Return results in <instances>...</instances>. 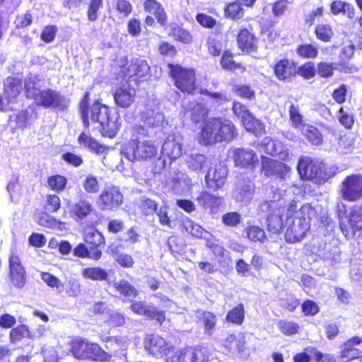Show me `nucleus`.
Instances as JSON below:
<instances>
[{"instance_id": "1", "label": "nucleus", "mask_w": 362, "mask_h": 362, "mask_svg": "<svg viewBox=\"0 0 362 362\" xmlns=\"http://www.w3.org/2000/svg\"><path fill=\"white\" fill-rule=\"evenodd\" d=\"M312 209L309 205L303 206L297 210L294 200L289 202L279 194L274 200L264 201L259 206V212L267 216L268 230L274 233L279 232L284 226L287 242L301 241L310 228L309 218Z\"/></svg>"}, {"instance_id": "2", "label": "nucleus", "mask_w": 362, "mask_h": 362, "mask_svg": "<svg viewBox=\"0 0 362 362\" xmlns=\"http://www.w3.org/2000/svg\"><path fill=\"white\" fill-rule=\"evenodd\" d=\"M88 93H86L80 104L83 124L88 127L90 123H98L103 136L114 138L121 127V117L116 111L100 103L88 106Z\"/></svg>"}, {"instance_id": "3", "label": "nucleus", "mask_w": 362, "mask_h": 362, "mask_svg": "<svg viewBox=\"0 0 362 362\" xmlns=\"http://www.w3.org/2000/svg\"><path fill=\"white\" fill-rule=\"evenodd\" d=\"M40 78L34 74H29L25 80V88L28 98L34 100L37 105L45 108L64 110L69 105V100L59 91L50 88L40 90L37 87Z\"/></svg>"}, {"instance_id": "4", "label": "nucleus", "mask_w": 362, "mask_h": 362, "mask_svg": "<svg viewBox=\"0 0 362 362\" xmlns=\"http://www.w3.org/2000/svg\"><path fill=\"white\" fill-rule=\"evenodd\" d=\"M234 124L228 119L223 118H211L204 124L201 139L204 145L212 144L216 142L230 141L236 136Z\"/></svg>"}, {"instance_id": "5", "label": "nucleus", "mask_w": 362, "mask_h": 362, "mask_svg": "<svg viewBox=\"0 0 362 362\" xmlns=\"http://www.w3.org/2000/svg\"><path fill=\"white\" fill-rule=\"evenodd\" d=\"M141 137H136L123 146L122 153L129 161L150 160L157 156L158 148L154 143L150 140L141 141Z\"/></svg>"}, {"instance_id": "6", "label": "nucleus", "mask_w": 362, "mask_h": 362, "mask_svg": "<svg viewBox=\"0 0 362 362\" xmlns=\"http://www.w3.org/2000/svg\"><path fill=\"white\" fill-rule=\"evenodd\" d=\"M141 121L144 125H136L133 128V135L135 137L152 136L158 129L162 127L164 122V115L155 105L153 108L148 107L141 113Z\"/></svg>"}, {"instance_id": "7", "label": "nucleus", "mask_w": 362, "mask_h": 362, "mask_svg": "<svg viewBox=\"0 0 362 362\" xmlns=\"http://www.w3.org/2000/svg\"><path fill=\"white\" fill-rule=\"evenodd\" d=\"M71 351L76 358L80 359L109 361L112 358V355L103 351L98 344L83 339L73 341Z\"/></svg>"}, {"instance_id": "8", "label": "nucleus", "mask_w": 362, "mask_h": 362, "mask_svg": "<svg viewBox=\"0 0 362 362\" xmlns=\"http://www.w3.org/2000/svg\"><path fill=\"white\" fill-rule=\"evenodd\" d=\"M298 170L303 179L318 184L324 183L330 177V174L327 171L323 163L313 160L308 156L300 158Z\"/></svg>"}, {"instance_id": "9", "label": "nucleus", "mask_w": 362, "mask_h": 362, "mask_svg": "<svg viewBox=\"0 0 362 362\" xmlns=\"http://www.w3.org/2000/svg\"><path fill=\"white\" fill-rule=\"evenodd\" d=\"M171 75L175 86L181 91L192 93L196 88L195 73L193 69H184L180 66H171Z\"/></svg>"}, {"instance_id": "10", "label": "nucleus", "mask_w": 362, "mask_h": 362, "mask_svg": "<svg viewBox=\"0 0 362 362\" xmlns=\"http://www.w3.org/2000/svg\"><path fill=\"white\" fill-rule=\"evenodd\" d=\"M340 193L344 199L355 202L362 197V175L347 176L341 182Z\"/></svg>"}, {"instance_id": "11", "label": "nucleus", "mask_w": 362, "mask_h": 362, "mask_svg": "<svg viewBox=\"0 0 362 362\" xmlns=\"http://www.w3.org/2000/svg\"><path fill=\"white\" fill-rule=\"evenodd\" d=\"M182 153V144L180 138L174 135L169 136L161 148L163 168L170 165L179 158Z\"/></svg>"}, {"instance_id": "12", "label": "nucleus", "mask_w": 362, "mask_h": 362, "mask_svg": "<svg viewBox=\"0 0 362 362\" xmlns=\"http://www.w3.org/2000/svg\"><path fill=\"white\" fill-rule=\"evenodd\" d=\"M145 348L156 358H162L173 352V346L158 335L148 336L145 341Z\"/></svg>"}, {"instance_id": "13", "label": "nucleus", "mask_w": 362, "mask_h": 362, "mask_svg": "<svg viewBox=\"0 0 362 362\" xmlns=\"http://www.w3.org/2000/svg\"><path fill=\"white\" fill-rule=\"evenodd\" d=\"M123 196L117 187H111L103 191L98 204L103 210H114L122 204Z\"/></svg>"}, {"instance_id": "14", "label": "nucleus", "mask_w": 362, "mask_h": 362, "mask_svg": "<svg viewBox=\"0 0 362 362\" xmlns=\"http://www.w3.org/2000/svg\"><path fill=\"white\" fill-rule=\"evenodd\" d=\"M262 170L267 177L275 176L281 180H285L291 168L281 162L270 158L262 157Z\"/></svg>"}, {"instance_id": "15", "label": "nucleus", "mask_w": 362, "mask_h": 362, "mask_svg": "<svg viewBox=\"0 0 362 362\" xmlns=\"http://www.w3.org/2000/svg\"><path fill=\"white\" fill-rule=\"evenodd\" d=\"M9 276L11 283L17 288H22L25 283V270L21 259L14 252L9 256Z\"/></svg>"}, {"instance_id": "16", "label": "nucleus", "mask_w": 362, "mask_h": 362, "mask_svg": "<svg viewBox=\"0 0 362 362\" xmlns=\"http://www.w3.org/2000/svg\"><path fill=\"white\" fill-rule=\"evenodd\" d=\"M348 221L349 226L344 222L340 223V228L346 237L349 236L350 233L354 235L357 231H361L362 230V207L353 206L349 214Z\"/></svg>"}, {"instance_id": "17", "label": "nucleus", "mask_w": 362, "mask_h": 362, "mask_svg": "<svg viewBox=\"0 0 362 362\" xmlns=\"http://www.w3.org/2000/svg\"><path fill=\"white\" fill-rule=\"evenodd\" d=\"M227 173L226 168L221 163L211 167L205 177L207 187L214 189L221 188L226 182Z\"/></svg>"}, {"instance_id": "18", "label": "nucleus", "mask_w": 362, "mask_h": 362, "mask_svg": "<svg viewBox=\"0 0 362 362\" xmlns=\"http://www.w3.org/2000/svg\"><path fill=\"white\" fill-rule=\"evenodd\" d=\"M182 107L185 110L184 115L186 117H190L194 123L199 122L208 115V110L204 104L189 101L184 99Z\"/></svg>"}, {"instance_id": "19", "label": "nucleus", "mask_w": 362, "mask_h": 362, "mask_svg": "<svg viewBox=\"0 0 362 362\" xmlns=\"http://www.w3.org/2000/svg\"><path fill=\"white\" fill-rule=\"evenodd\" d=\"M130 309L136 314L155 319L160 324H162L165 318L164 312L157 310L154 306L148 305L144 301H134Z\"/></svg>"}, {"instance_id": "20", "label": "nucleus", "mask_w": 362, "mask_h": 362, "mask_svg": "<svg viewBox=\"0 0 362 362\" xmlns=\"http://www.w3.org/2000/svg\"><path fill=\"white\" fill-rule=\"evenodd\" d=\"M135 96V88L129 84H124L116 89L114 99L118 106L127 108L134 102Z\"/></svg>"}, {"instance_id": "21", "label": "nucleus", "mask_w": 362, "mask_h": 362, "mask_svg": "<svg viewBox=\"0 0 362 362\" xmlns=\"http://www.w3.org/2000/svg\"><path fill=\"white\" fill-rule=\"evenodd\" d=\"M254 188V184L250 180L243 178L238 182L233 197L238 202L248 203L253 197Z\"/></svg>"}, {"instance_id": "22", "label": "nucleus", "mask_w": 362, "mask_h": 362, "mask_svg": "<svg viewBox=\"0 0 362 362\" xmlns=\"http://www.w3.org/2000/svg\"><path fill=\"white\" fill-rule=\"evenodd\" d=\"M235 165L248 167L257 161L256 153L247 148H234L231 151Z\"/></svg>"}, {"instance_id": "23", "label": "nucleus", "mask_w": 362, "mask_h": 362, "mask_svg": "<svg viewBox=\"0 0 362 362\" xmlns=\"http://www.w3.org/2000/svg\"><path fill=\"white\" fill-rule=\"evenodd\" d=\"M202 354L200 349H185L179 350L172 356L168 357L166 362H204V359L200 358Z\"/></svg>"}, {"instance_id": "24", "label": "nucleus", "mask_w": 362, "mask_h": 362, "mask_svg": "<svg viewBox=\"0 0 362 362\" xmlns=\"http://www.w3.org/2000/svg\"><path fill=\"white\" fill-rule=\"evenodd\" d=\"M239 48L246 52H255L257 49V39L247 29H240L237 37Z\"/></svg>"}, {"instance_id": "25", "label": "nucleus", "mask_w": 362, "mask_h": 362, "mask_svg": "<svg viewBox=\"0 0 362 362\" xmlns=\"http://www.w3.org/2000/svg\"><path fill=\"white\" fill-rule=\"evenodd\" d=\"M93 210L92 204L85 199H81L70 205V214L76 221L85 218Z\"/></svg>"}, {"instance_id": "26", "label": "nucleus", "mask_w": 362, "mask_h": 362, "mask_svg": "<svg viewBox=\"0 0 362 362\" xmlns=\"http://www.w3.org/2000/svg\"><path fill=\"white\" fill-rule=\"evenodd\" d=\"M261 149L267 154L278 156V158L283 160H287L286 152L277 151L278 148H281V142L279 141L273 140L269 137L264 138L260 144Z\"/></svg>"}, {"instance_id": "27", "label": "nucleus", "mask_w": 362, "mask_h": 362, "mask_svg": "<svg viewBox=\"0 0 362 362\" xmlns=\"http://www.w3.org/2000/svg\"><path fill=\"white\" fill-rule=\"evenodd\" d=\"M276 76L281 81H286L296 74V67L288 59H281L274 66Z\"/></svg>"}, {"instance_id": "28", "label": "nucleus", "mask_w": 362, "mask_h": 362, "mask_svg": "<svg viewBox=\"0 0 362 362\" xmlns=\"http://www.w3.org/2000/svg\"><path fill=\"white\" fill-rule=\"evenodd\" d=\"M149 69L150 67L146 60L136 59L132 61L127 68V75L129 77L136 76L138 78H142L148 75Z\"/></svg>"}, {"instance_id": "29", "label": "nucleus", "mask_w": 362, "mask_h": 362, "mask_svg": "<svg viewBox=\"0 0 362 362\" xmlns=\"http://www.w3.org/2000/svg\"><path fill=\"white\" fill-rule=\"evenodd\" d=\"M223 346L230 351L243 352L245 349V337L242 333L230 334L224 339Z\"/></svg>"}, {"instance_id": "30", "label": "nucleus", "mask_w": 362, "mask_h": 362, "mask_svg": "<svg viewBox=\"0 0 362 362\" xmlns=\"http://www.w3.org/2000/svg\"><path fill=\"white\" fill-rule=\"evenodd\" d=\"M198 204L204 209H209L214 212L222 203V199L219 197L213 196L206 192H202L196 198Z\"/></svg>"}, {"instance_id": "31", "label": "nucleus", "mask_w": 362, "mask_h": 362, "mask_svg": "<svg viewBox=\"0 0 362 362\" xmlns=\"http://www.w3.org/2000/svg\"><path fill=\"white\" fill-rule=\"evenodd\" d=\"M197 313V317L204 326V333L211 336L216 325V316L209 311L198 310Z\"/></svg>"}, {"instance_id": "32", "label": "nucleus", "mask_w": 362, "mask_h": 362, "mask_svg": "<svg viewBox=\"0 0 362 362\" xmlns=\"http://www.w3.org/2000/svg\"><path fill=\"white\" fill-rule=\"evenodd\" d=\"M182 226L187 233L196 238H203L207 240L209 238L212 237L210 233L205 230L201 226L192 220L187 219L185 221Z\"/></svg>"}, {"instance_id": "33", "label": "nucleus", "mask_w": 362, "mask_h": 362, "mask_svg": "<svg viewBox=\"0 0 362 362\" xmlns=\"http://www.w3.org/2000/svg\"><path fill=\"white\" fill-rule=\"evenodd\" d=\"M117 291L125 297L135 298L138 296V291L128 281L122 279L114 283Z\"/></svg>"}, {"instance_id": "34", "label": "nucleus", "mask_w": 362, "mask_h": 362, "mask_svg": "<svg viewBox=\"0 0 362 362\" xmlns=\"http://www.w3.org/2000/svg\"><path fill=\"white\" fill-rule=\"evenodd\" d=\"M110 252L115 262L124 268H131L134 264V261L130 255L119 252L118 248H110Z\"/></svg>"}, {"instance_id": "35", "label": "nucleus", "mask_w": 362, "mask_h": 362, "mask_svg": "<svg viewBox=\"0 0 362 362\" xmlns=\"http://www.w3.org/2000/svg\"><path fill=\"white\" fill-rule=\"evenodd\" d=\"M82 276L93 281H105L108 277L107 272L100 267H88L82 271Z\"/></svg>"}, {"instance_id": "36", "label": "nucleus", "mask_w": 362, "mask_h": 362, "mask_svg": "<svg viewBox=\"0 0 362 362\" xmlns=\"http://www.w3.org/2000/svg\"><path fill=\"white\" fill-rule=\"evenodd\" d=\"M331 11L334 15L344 13L349 18H353L355 14V9L350 4L341 1H334L331 4Z\"/></svg>"}, {"instance_id": "37", "label": "nucleus", "mask_w": 362, "mask_h": 362, "mask_svg": "<svg viewBox=\"0 0 362 362\" xmlns=\"http://www.w3.org/2000/svg\"><path fill=\"white\" fill-rule=\"evenodd\" d=\"M32 334L28 327L25 325H21L13 328L9 334L10 341L12 344H16L24 338H31Z\"/></svg>"}, {"instance_id": "38", "label": "nucleus", "mask_w": 362, "mask_h": 362, "mask_svg": "<svg viewBox=\"0 0 362 362\" xmlns=\"http://www.w3.org/2000/svg\"><path fill=\"white\" fill-rule=\"evenodd\" d=\"M170 35L176 40L180 41L185 44H189L193 40V37L189 32L178 25H175L171 28Z\"/></svg>"}, {"instance_id": "39", "label": "nucleus", "mask_w": 362, "mask_h": 362, "mask_svg": "<svg viewBox=\"0 0 362 362\" xmlns=\"http://www.w3.org/2000/svg\"><path fill=\"white\" fill-rule=\"evenodd\" d=\"M78 142L81 145H83L85 147L88 148L90 151L95 153H100L104 148L103 146L99 144L94 138L85 133H82L79 136Z\"/></svg>"}, {"instance_id": "40", "label": "nucleus", "mask_w": 362, "mask_h": 362, "mask_svg": "<svg viewBox=\"0 0 362 362\" xmlns=\"http://www.w3.org/2000/svg\"><path fill=\"white\" fill-rule=\"evenodd\" d=\"M206 161V158L203 154L193 153L187 157L186 160L188 168L193 171L200 170Z\"/></svg>"}, {"instance_id": "41", "label": "nucleus", "mask_w": 362, "mask_h": 362, "mask_svg": "<svg viewBox=\"0 0 362 362\" xmlns=\"http://www.w3.org/2000/svg\"><path fill=\"white\" fill-rule=\"evenodd\" d=\"M245 319V310L243 304L230 310L226 315V320L237 325H241Z\"/></svg>"}, {"instance_id": "42", "label": "nucleus", "mask_w": 362, "mask_h": 362, "mask_svg": "<svg viewBox=\"0 0 362 362\" xmlns=\"http://www.w3.org/2000/svg\"><path fill=\"white\" fill-rule=\"evenodd\" d=\"M302 132L308 140L314 145L321 144L322 139L320 132L313 126L303 125Z\"/></svg>"}, {"instance_id": "43", "label": "nucleus", "mask_w": 362, "mask_h": 362, "mask_svg": "<svg viewBox=\"0 0 362 362\" xmlns=\"http://www.w3.org/2000/svg\"><path fill=\"white\" fill-rule=\"evenodd\" d=\"M354 141L351 134H344L339 139L337 144V151L340 153H347L354 148Z\"/></svg>"}, {"instance_id": "44", "label": "nucleus", "mask_w": 362, "mask_h": 362, "mask_svg": "<svg viewBox=\"0 0 362 362\" xmlns=\"http://www.w3.org/2000/svg\"><path fill=\"white\" fill-rule=\"evenodd\" d=\"M85 241L95 247H99L105 243V238L102 233L95 229H89L85 235Z\"/></svg>"}, {"instance_id": "45", "label": "nucleus", "mask_w": 362, "mask_h": 362, "mask_svg": "<svg viewBox=\"0 0 362 362\" xmlns=\"http://www.w3.org/2000/svg\"><path fill=\"white\" fill-rule=\"evenodd\" d=\"M5 93L8 98H16L21 91V84L15 79H8L5 85Z\"/></svg>"}, {"instance_id": "46", "label": "nucleus", "mask_w": 362, "mask_h": 362, "mask_svg": "<svg viewBox=\"0 0 362 362\" xmlns=\"http://www.w3.org/2000/svg\"><path fill=\"white\" fill-rule=\"evenodd\" d=\"M41 279L48 286L55 288L59 293L64 291V286L61 281L52 274L42 272Z\"/></svg>"}, {"instance_id": "47", "label": "nucleus", "mask_w": 362, "mask_h": 362, "mask_svg": "<svg viewBox=\"0 0 362 362\" xmlns=\"http://www.w3.org/2000/svg\"><path fill=\"white\" fill-rule=\"evenodd\" d=\"M297 54L303 58L313 59L318 54V49L316 47L310 44L300 45L297 48Z\"/></svg>"}, {"instance_id": "48", "label": "nucleus", "mask_w": 362, "mask_h": 362, "mask_svg": "<svg viewBox=\"0 0 362 362\" xmlns=\"http://www.w3.org/2000/svg\"><path fill=\"white\" fill-rule=\"evenodd\" d=\"M67 183V180L62 175H53L48 178L47 185L52 190L60 192L64 190Z\"/></svg>"}, {"instance_id": "49", "label": "nucleus", "mask_w": 362, "mask_h": 362, "mask_svg": "<svg viewBox=\"0 0 362 362\" xmlns=\"http://www.w3.org/2000/svg\"><path fill=\"white\" fill-rule=\"evenodd\" d=\"M315 74L316 69L312 62H307L299 66L297 69H296V74L302 76L305 79L312 78L315 76Z\"/></svg>"}, {"instance_id": "50", "label": "nucleus", "mask_w": 362, "mask_h": 362, "mask_svg": "<svg viewBox=\"0 0 362 362\" xmlns=\"http://www.w3.org/2000/svg\"><path fill=\"white\" fill-rule=\"evenodd\" d=\"M315 33L317 38L323 42H329L334 35L331 27L327 25H317Z\"/></svg>"}, {"instance_id": "51", "label": "nucleus", "mask_w": 362, "mask_h": 362, "mask_svg": "<svg viewBox=\"0 0 362 362\" xmlns=\"http://www.w3.org/2000/svg\"><path fill=\"white\" fill-rule=\"evenodd\" d=\"M83 187L89 194L97 193L100 189L98 179L93 175H88L83 182Z\"/></svg>"}, {"instance_id": "52", "label": "nucleus", "mask_w": 362, "mask_h": 362, "mask_svg": "<svg viewBox=\"0 0 362 362\" xmlns=\"http://www.w3.org/2000/svg\"><path fill=\"white\" fill-rule=\"evenodd\" d=\"M241 122L245 129L248 132H254L261 129V122L257 119H255L251 112L247 115Z\"/></svg>"}, {"instance_id": "53", "label": "nucleus", "mask_w": 362, "mask_h": 362, "mask_svg": "<svg viewBox=\"0 0 362 362\" xmlns=\"http://www.w3.org/2000/svg\"><path fill=\"white\" fill-rule=\"evenodd\" d=\"M201 93L209 95L211 99V103L216 106L223 105L230 100V98L223 92L211 93L208 90L204 89L201 91Z\"/></svg>"}, {"instance_id": "54", "label": "nucleus", "mask_w": 362, "mask_h": 362, "mask_svg": "<svg viewBox=\"0 0 362 362\" xmlns=\"http://www.w3.org/2000/svg\"><path fill=\"white\" fill-rule=\"evenodd\" d=\"M226 15L233 19L240 18L243 16V10L239 1L229 4L225 9Z\"/></svg>"}, {"instance_id": "55", "label": "nucleus", "mask_w": 362, "mask_h": 362, "mask_svg": "<svg viewBox=\"0 0 362 362\" xmlns=\"http://www.w3.org/2000/svg\"><path fill=\"white\" fill-rule=\"evenodd\" d=\"M221 64L225 69L236 70L243 69L240 64H237L233 59L232 54L229 52H225L221 58Z\"/></svg>"}, {"instance_id": "56", "label": "nucleus", "mask_w": 362, "mask_h": 362, "mask_svg": "<svg viewBox=\"0 0 362 362\" xmlns=\"http://www.w3.org/2000/svg\"><path fill=\"white\" fill-rule=\"evenodd\" d=\"M294 0H274L272 4V13L274 16H281L286 11L288 4L293 2Z\"/></svg>"}, {"instance_id": "57", "label": "nucleus", "mask_w": 362, "mask_h": 362, "mask_svg": "<svg viewBox=\"0 0 362 362\" xmlns=\"http://www.w3.org/2000/svg\"><path fill=\"white\" fill-rule=\"evenodd\" d=\"M279 328L284 334L291 335L298 332L299 326L293 322L281 320L279 322Z\"/></svg>"}, {"instance_id": "58", "label": "nucleus", "mask_w": 362, "mask_h": 362, "mask_svg": "<svg viewBox=\"0 0 362 362\" xmlns=\"http://www.w3.org/2000/svg\"><path fill=\"white\" fill-rule=\"evenodd\" d=\"M334 66L333 63L320 62L317 64L316 71L320 76L329 78L333 75Z\"/></svg>"}, {"instance_id": "59", "label": "nucleus", "mask_w": 362, "mask_h": 362, "mask_svg": "<svg viewBox=\"0 0 362 362\" xmlns=\"http://www.w3.org/2000/svg\"><path fill=\"white\" fill-rule=\"evenodd\" d=\"M247 237L252 241L263 242L266 235L264 230L258 226H251L247 230Z\"/></svg>"}, {"instance_id": "60", "label": "nucleus", "mask_w": 362, "mask_h": 362, "mask_svg": "<svg viewBox=\"0 0 362 362\" xmlns=\"http://www.w3.org/2000/svg\"><path fill=\"white\" fill-rule=\"evenodd\" d=\"M289 116L293 125L296 127H303V117L300 114L299 108L298 106L291 105L289 107Z\"/></svg>"}, {"instance_id": "61", "label": "nucleus", "mask_w": 362, "mask_h": 362, "mask_svg": "<svg viewBox=\"0 0 362 362\" xmlns=\"http://www.w3.org/2000/svg\"><path fill=\"white\" fill-rule=\"evenodd\" d=\"M61 201L58 196L52 194L47 195L45 209L47 212H56L60 207Z\"/></svg>"}, {"instance_id": "62", "label": "nucleus", "mask_w": 362, "mask_h": 362, "mask_svg": "<svg viewBox=\"0 0 362 362\" xmlns=\"http://www.w3.org/2000/svg\"><path fill=\"white\" fill-rule=\"evenodd\" d=\"M103 0H91L87 12L88 18L95 21L98 18V11L102 7Z\"/></svg>"}, {"instance_id": "63", "label": "nucleus", "mask_w": 362, "mask_h": 362, "mask_svg": "<svg viewBox=\"0 0 362 362\" xmlns=\"http://www.w3.org/2000/svg\"><path fill=\"white\" fill-rule=\"evenodd\" d=\"M338 119L339 123L346 129H351L354 124L353 115L344 110L341 107L338 112Z\"/></svg>"}, {"instance_id": "64", "label": "nucleus", "mask_w": 362, "mask_h": 362, "mask_svg": "<svg viewBox=\"0 0 362 362\" xmlns=\"http://www.w3.org/2000/svg\"><path fill=\"white\" fill-rule=\"evenodd\" d=\"M222 222L228 226H235L240 222V215L237 212L226 213L222 216Z\"/></svg>"}]
</instances>
